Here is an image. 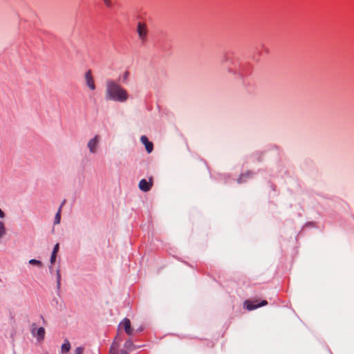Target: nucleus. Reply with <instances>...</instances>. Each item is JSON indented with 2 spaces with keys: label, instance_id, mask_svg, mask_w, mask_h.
<instances>
[{
  "label": "nucleus",
  "instance_id": "obj_1",
  "mask_svg": "<svg viewBox=\"0 0 354 354\" xmlns=\"http://www.w3.org/2000/svg\"><path fill=\"white\" fill-rule=\"evenodd\" d=\"M104 98L106 101L120 103L126 102L129 95L126 88L113 80H107L105 82Z\"/></svg>",
  "mask_w": 354,
  "mask_h": 354
},
{
  "label": "nucleus",
  "instance_id": "obj_2",
  "mask_svg": "<svg viewBox=\"0 0 354 354\" xmlns=\"http://www.w3.org/2000/svg\"><path fill=\"white\" fill-rule=\"evenodd\" d=\"M100 140V137L98 135L95 136V137L91 139L88 143L87 147L89 149V151L91 153H95L97 152V149L98 147V145Z\"/></svg>",
  "mask_w": 354,
  "mask_h": 354
},
{
  "label": "nucleus",
  "instance_id": "obj_3",
  "mask_svg": "<svg viewBox=\"0 0 354 354\" xmlns=\"http://www.w3.org/2000/svg\"><path fill=\"white\" fill-rule=\"evenodd\" d=\"M153 183V178L151 177L149 178V181H147L146 179H142L139 182L138 187L140 190L143 192H148L152 187Z\"/></svg>",
  "mask_w": 354,
  "mask_h": 354
},
{
  "label": "nucleus",
  "instance_id": "obj_4",
  "mask_svg": "<svg viewBox=\"0 0 354 354\" xmlns=\"http://www.w3.org/2000/svg\"><path fill=\"white\" fill-rule=\"evenodd\" d=\"M84 79L86 86L91 90L94 91L95 89V84L94 82V80L92 76L91 71L88 70L86 72L84 75Z\"/></svg>",
  "mask_w": 354,
  "mask_h": 354
},
{
  "label": "nucleus",
  "instance_id": "obj_5",
  "mask_svg": "<svg viewBox=\"0 0 354 354\" xmlns=\"http://www.w3.org/2000/svg\"><path fill=\"white\" fill-rule=\"evenodd\" d=\"M268 302L266 300H262L261 302L258 304H254L253 302L249 300H246L244 302V305L248 310H253L259 307L266 306Z\"/></svg>",
  "mask_w": 354,
  "mask_h": 354
},
{
  "label": "nucleus",
  "instance_id": "obj_6",
  "mask_svg": "<svg viewBox=\"0 0 354 354\" xmlns=\"http://www.w3.org/2000/svg\"><path fill=\"white\" fill-rule=\"evenodd\" d=\"M137 32L138 33L139 37L142 41H145L147 37V30L145 24L142 23H138L137 27Z\"/></svg>",
  "mask_w": 354,
  "mask_h": 354
},
{
  "label": "nucleus",
  "instance_id": "obj_7",
  "mask_svg": "<svg viewBox=\"0 0 354 354\" xmlns=\"http://www.w3.org/2000/svg\"><path fill=\"white\" fill-rule=\"evenodd\" d=\"M120 326H122L126 332V333L129 335H132L133 333V328H131V322L129 320V319L128 318H124L120 324Z\"/></svg>",
  "mask_w": 354,
  "mask_h": 354
},
{
  "label": "nucleus",
  "instance_id": "obj_8",
  "mask_svg": "<svg viewBox=\"0 0 354 354\" xmlns=\"http://www.w3.org/2000/svg\"><path fill=\"white\" fill-rule=\"evenodd\" d=\"M31 333L34 336L37 337V339L38 341L41 342V341L44 340V337H45V333H46L44 328L40 327L38 329H37V330H36V328L34 327L32 329Z\"/></svg>",
  "mask_w": 354,
  "mask_h": 354
},
{
  "label": "nucleus",
  "instance_id": "obj_9",
  "mask_svg": "<svg viewBox=\"0 0 354 354\" xmlns=\"http://www.w3.org/2000/svg\"><path fill=\"white\" fill-rule=\"evenodd\" d=\"M141 142L145 146L146 151L150 153L153 149V145L150 142L146 136H142L140 138Z\"/></svg>",
  "mask_w": 354,
  "mask_h": 354
},
{
  "label": "nucleus",
  "instance_id": "obj_10",
  "mask_svg": "<svg viewBox=\"0 0 354 354\" xmlns=\"http://www.w3.org/2000/svg\"><path fill=\"white\" fill-rule=\"evenodd\" d=\"M124 348L129 351H133V349L136 348V347L134 346V344L131 339H129L125 342V343L124 344Z\"/></svg>",
  "mask_w": 354,
  "mask_h": 354
},
{
  "label": "nucleus",
  "instance_id": "obj_11",
  "mask_svg": "<svg viewBox=\"0 0 354 354\" xmlns=\"http://www.w3.org/2000/svg\"><path fill=\"white\" fill-rule=\"evenodd\" d=\"M64 202H65V201H63V203H62L61 206L59 207L57 214H55V220H54V224H55V225L59 224L60 223L61 209H62V206L64 205Z\"/></svg>",
  "mask_w": 354,
  "mask_h": 354
},
{
  "label": "nucleus",
  "instance_id": "obj_12",
  "mask_svg": "<svg viewBox=\"0 0 354 354\" xmlns=\"http://www.w3.org/2000/svg\"><path fill=\"white\" fill-rule=\"evenodd\" d=\"M110 354H129L128 351L124 348V349H121L120 351H117L116 348L112 346L110 348Z\"/></svg>",
  "mask_w": 354,
  "mask_h": 354
},
{
  "label": "nucleus",
  "instance_id": "obj_13",
  "mask_svg": "<svg viewBox=\"0 0 354 354\" xmlns=\"http://www.w3.org/2000/svg\"><path fill=\"white\" fill-rule=\"evenodd\" d=\"M71 349V344L68 339L64 340V343L62 345V351L66 353Z\"/></svg>",
  "mask_w": 354,
  "mask_h": 354
},
{
  "label": "nucleus",
  "instance_id": "obj_14",
  "mask_svg": "<svg viewBox=\"0 0 354 354\" xmlns=\"http://www.w3.org/2000/svg\"><path fill=\"white\" fill-rule=\"evenodd\" d=\"M6 233L5 224L3 221H0V239L2 238Z\"/></svg>",
  "mask_w": 354,
  "mask_h": 354
},
{
  "label": "nucleus",
  "instance_id": "obj_15",
  "mask_svg": "<svg viewBox=\"0 0 354 354\" xmlns=\"http://www.w3.org/2000/svg\"><path fill=\"white\" fill-rule=\"evenodd\" d=\"M29 263L33 266H36L37 267H41L42 263L41 261L37 260V259H30L29 261Z\"/></svg>",
  "mask_w": 354,
  "mask_h": 354
},
{
  "label": "nucleus",
  "instance_id": "obj_16",
  "mask_svg": "<svg viewBox=\"0 0 354 354\" xmlns=\"http://www.w3.org/2000/svg\"><path fill=\"white\" fill-rule=\"evenodd\" d=\"M60 281H61L60 270H59V269H58L57 270V283L58 288L60 287Z\"/></svg>",
  "mask_w": 354,
  "mask_h": 354
},
{
  "label": "nucleus",
  "instance_id": "obj_17",
  "mask_svg": "<svg viewBox=\"0 0 354 354\" xmlns=\"http://www.w3.org/2000/svg\"><path fill=\"white\" fill-rule=\"evenodd\" d=\"M104 4L108 8H111L113 6V3L111 0H103Z\"/></svg>",
  "mask_w": 354,
  "mask_h": 354
},
{
  "label": "nucleus",
  "instance_id": "obj_18",
  "mask_svg": "<svg viewBox=\"0 0 354 354\" xmlns=\"http://www.w3.org/2000/svg\"><path fill=\"white\" fill-rule=\"evenodd\" d=\"M75 352V354H83L84 348L82 346L77 347V348H76Z\"/></svg>",
  "mask_w": 354,
  "mask_h": 354
},
{
  "label": "nucleus",
  "instance_id": "obj_19",
  "mask_svg": "<svg viewBox=\"0 0 354 354\" xmlns=\"http://www.w3.org/2000/svg\"><path fill=\"white\" fill-rule=\"evenodd\" d=\"M129 71H125L123 74V82H126L127 80V79L129 78Z\"/></svg>",
  "mask_w": 354,
  "mask_h": 354
},
{
  "label": "nucleus",
  "instance_id": "obj_20",
  "mask_svg": "<svg viewBox=\"0 0 354 354\" xmlns=\"http://www.w3.org/2000/svg\"><path fill=\"white\" fill-rule=\"evenodd\" d=\"M57 257V254L52 253L50 257V263H54Z\"/></svg>",
  "mask_w": 354,
  "mask_h": 354
},
{
  "label": "nucleus",
  "instance_id": "obj_21",
  "mask_svg": "<svg viewBox=\"0 0 354 354\" xmlns=\"http://www.w3.org/2000/svg\"><path fill=\"white\" fill-rule=\"evenodd\" d=\"M59 243L55 244L52 253L57 254L59 250Z\"/></svg>",
  "mask_w": 354,
  "mask_h": 354
},
{
  "label": "nucleus",
  "instance_id": "obj_22",
  "mask_svg": "<svg viewBox=\"0 0 354 354\" xmlns=\"http://www.w3.org/2000/svg\"><path fill=\"white\" fill-rule=\"evenodd\" d=\"M243 176V175L241 176L238 180V182L240 183H241V179H242V177Z\"/></svg>",
  "mask_w": 354,
  "mask_h": 354
}]
</instances>
